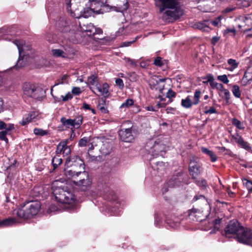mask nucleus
Segmentation results:
<instances>
[{"instance_id":"obj_26","label":"nucleus","mask_w":252,"mask_h":252,"mask_svg":"<svg viewBox=\"0 0 252 252\" xmlns=\"http://www.w3.org/2000/svg\"><path fill=\"white\" fill-rule=\"evenodd\" d=\"M63 162L62 159L59 155H57L54 157L52 159V164L53 167V169L55 170Z\"/></svg>"},{"instance_id":"obj_17","label":"nucleus","mask_w":252,"mask_h":252,"mask_svg":"<svg viewBox=\"0 0 252 252\" xmlns=\"http://www.w3.org/2000/svg\"><path fill=\"white\" fill-rule=\"evenodd\" d=\"M95 89L100 93L101 95L105 98L107 97L110 94L108 91L109 85L106 83H103L102 85L100 84H96Z\"/></svg>"},{"instance_id":"obj_3","label":"nucleus","mask_w":252,"mask_h":252,"mask_svg":"<svg viewBox=\"0 0 252 252\" xmlns=\"http://www.w3.org/2000/svg\"><path fill=\"white\" fill-rule=\"evenodd\" d=\"M41 207L40 203L37 201L27 202L17 210L13 211V215L23 219H30L35 216Z\"/></svg>"},{"instance_id":"obj_29","label":"nucleus","mask_w":252,"mask_h":252,"mask_svg":"<svg viewBox=\"0 0 252 252\" xmlns=\"http://www.w3.org/2000/svg\"><path fill=\"white\" fill-rule=\"evenodd\" d=\"M105 99L102 98L99 102L97 107L98 109L104 114H106L108 112L107 109L105 107Z\"/></svg>"},{"instance_id":"obj_14","label":"nucleus","mask_w":252,"mask_h":252,"mask_svg":"<svg viewBox=\"0 0 252 252\" xmlns=\"http://www.w3.org/2000/svg\"><path fill=\"white\" fill-rule=\"evenodd\" d=\"M128 3L127 0H121L116 5L110 6V10L112 9L118 12H123L127 10Z\"/></svg>"},{"instance_id":"obj_27","label":"nucleus","mask_w":252,"mask_h":252,"mask_svg":"<svg viewBox=\"0 0 252 252\" xmlns=\"http://www.w3.org/2000/svg\"><path fill=\"white\" fill-rule=\"evenodd\" d=\"M192 101L189 95H188L186 98L182 99L181 101V105L187 109L190 108L192 106Z\"/></svg>"},{"instance_id":"obj_18","label":"nucleus","mask_w":252,"mask_h":252,"mask_svg":"<svg viewBox=\"0 0 252 252\" xmlns=\"http://www.w3.org/2000/svg\"><path fill=\"white\" fill-rule=\"evenodd\" d=\"M79 170L72 167H66L64 169V175L68 179H72L73 180L77 177V173Z\"/></svg>"},{"instance_id":"obj_54","label":"nucleus","mask_w":252,"mask_h":252,"mask_svg":"<svg viewBox=\"0 0 252 252\" xmlns=\"http://www.w3.org/2000/svg\"><path fill=\"white\" fill-rule=\"evenodd\" d=\"M158 98H160V101L158 103V108L165 107L166 106V104L168 103V102L167 103H166L163 102L165 100V98H162L160 96H159Z\"/></svg>"},{"instance_id":"obj_21","label":"nucleus","mask_w":252,"mask_h":252,"mask_svg":"<svg viewBox=\"0 0 252 252\" xmlns=\"http://www.w3.org/2000/svg\"><path fill=\"white\" fill-rule=\"evenodd\" d=\"M35 88L36 87L32 84H25L23 86V91L24 94L28 96H35L32 94Z\"/></svg>"},{"instance_id":"obj_28","label":"nucleus","mask_w":252,"mask_h":252,"mask_svg":"<svg viewBox=\"0 0 252 252\" xmlns=\"http://www.w3.org/2000/svg\"><path fill=\"white\" fill-rule=\"evenodd\" d=\"M61 122L63 126L66 128H70V127H74V123L73 119H66L64 117H62L61 119Z\"/></svg>"},{"instance_id":"obj_56","label":"nucleus","mask_w":252,"mask_h":252,"mask_svg":"<svg viewBox=\"0 0 252 252\" xmlns=\"http://www.w3.org/2000/svg\"><path fill=\"white\" fill-rule=\"evenodd\" d=\"M162 59L160 57H158L156 59H155L154 64L158 66H161L163 65V63L162 62Z\"/></svg>"},{"instance_id":"obj_53","label":"nucleus","mask_w":252,"mask_h":252,"mask_svg":"<svg viewBox=\"0 0 252 252\" xmlns=\"http://www.w3.org/2000/svg\"><path fill=\"white\" fill-rule=\"evenodd\" d=\"M222 16H220L216 18L214 20L211 22L212 25L215 27L218 26L220 24Z\"/></svg>"},{"instance_id":"obj_4","label":"nucleus","mask_w":252,"mask_h":252,"mask_svg":"<svg viewBox=\"0 0 252 252\" xmlns=\"http://www.w3.org/2000/svg\"><path fill=\"white\" fill-rule=\"evenodd\" d=\"M95 149L96 151H98L102 156L108 155L112 150V144L109 140L105 138H97L94 139L91 143V146L88 150V155L92 160H95L97 158V156L94 155L92 154V150Z\"/></svg>"},{"instance_id":"obj_49","label":"nucleus","mask_w":252,"mask_h":252,"mask_svg":"<svg viewBox=\"0 0 252 252\" xmlns=\"http://www.w3.org/2000/svg\"><path fill=\"white\" fill-rule=\"evenodd\" d=\"M7 134H8L4 130L0 131V139L5 141L6 143H8V140L6 136Z\"/></svg>"},{"instance_id":"obj_47","label":"nucleus","mask_w":252,"mask_h":252,"mask_svg":"<svg viewBox=\"0 0 252 252\" xmlns=\"http://www.w3.org/2000/svg\"><path fill=\"white\" fill-rule=\"evenodd\" d=\"M67 78V76L66 75L63 76L61 79L57 80L54 86H57L58 85L63 84L66 83Z\"/></svg>"},{"instance_id":"obj_11","label":"nucleus","mask_w":252,"mask_h":252,"mask_svg":"<svg viewBox=\"0 0 252 252\" xmlns=\"http://www.w3.org/2000/svg\"><path fill=\"white\" fill-rule=\"evenodd\" d=\"M81 176L83 179L78 181H74V183L76 185L80 187L83 190H86L91 187L92 179L88 173H83Z\"/></svg>"},{"instance_id":"obj_6","label":"nucleus","mask_w":252,"mask_h":252,"mask_svg":"<svg viewBox=\"0 0 252 252\" xmlns=\"http://www.w3.org/2000/svg\"><path fill=\"white\" fill-rule=\"evenodd\" d=\"M70 1L71 0H66L67 9V10H70L71 16L74 17L76 18H79L81 17H83L86 18H88L90 17L93 13H96L97 14L103 13L102 9L101 8H96L95 5L97 4L101 6H105L103 4V3L102 2L92 3L91 4V7L84 8V11L83 12L81 11L80 14H78L77 15L75 12H73L71 9Z\"/></svg>"},{"instance_id":"obj_35","label":"nucleus","mask_w":252,"mask_h":252,"mask_svg":"<svg viewBox=\"0 0 252 252\" xmlns=\"http://www.w3.org/2000/svg\"><path fill=\"white\" fill-rule=\"evenodd\" d=\"M88 83L89 85H94L95 87H96V84H99L97 82V77L94 75H91L88 77Z\"/></svg>"},{"instance_id":"obj_31","label":"nucleus","mask_w":252,"mask_h":252,"mask_svg":"<svg viewBox=\"0 0 252 252\" xmlns=\"http://www.w3.org/2000/svg\"><path fill=\"white\" fill-rule=\"evenodd\" d=\"M51 52L53 55L56 57H61L63 59H66L63 50L62 49H52Z\"/></svg>"},{"instance_id":"obj_12","label":"nucleus","mask_w":252,"mask_h":252,"mask_svg":"<svg viewBox=\"0 0 252 252\" xmlns=\"http://www.w3.org/2000/svg\"><path fill=\"white\" fill-rule=\"evenodd\" d=\"M189 216L190 219L199 222L205 220L207 217V215L204 216L200 210L196 209L189 210Z\"/></svg>"},{"instance_id":"obj_39","label":"nucleus","mask_w":252,"mask_h":252,"mask_svg":"<svg viewBox=\"0 0 252 252\" xmlns=\"http://www.w3.org/2000/svg\"><path fill=\"white\" fill-rule=\"evenodd\" d=\"M134 101L132 99H127L125 102L123 103L120 106L121 108H128L133 105Z\"/></svg>"},{"instance_id":"obj_45","label":"nucleus","mask_w":252,"mask_h":252,"mask_svg":"<svg viewBox=\"0 0 252 252\" xmlns=\"http://www.w3.org/2000/svg\"><path fill=\"white\" fill-rule=\"evenodd\" d=\"M42 93V90L40 88H35L33 92V95H34L36 96H31V97H33L35 99H38L40 97V94Z\"/></svg>"},{"instance_id":"obj_41","label":"nucleus","mask_w":252,"mask_h":252,"mask_svg":"<svg viewBox=\"0 0 252 252\" xmlns=\"http://www.w3.org/2000/svg\"><path fill=\"white\" fill-rule=\"evenodd\" d=\"M176 94L172 89H169L166 93V97L169 98L168 103H171L172 102V100L171 99L172 97L176 96Z\"/></svg>"},{"instance_id":"obj_23","label":"nucleus","mask_w":252,"mask_h":252,"mask_svg":"<svg viewBox=\"0 0 252 252\" xmlns=\"http://www.w3.org/2000/svg\"><path fill=\"white\" fill-rule=\"evenodd\" d=\"M208 21L203 22H196L193 25L194 29H198L203 32H208L209 30Z\"/></svg>"},{"instance_id":"obj_33","label":"nucleus","mask_w":252,"mask_h":252,"mask_svg":"<svg viewBox=\"0 0 252 252\" xmlns=\"http://www.w3.org/2000/svg\"><path fill=\"white\" fill-rule=\"evenodd\" d=\"M201 95V92L199 90H196L193 98V101H192V103L193 105H196L199 102V99Z\"/></svg>"},{"instance_id":"obj_36","label":"nucleus","mask_w":252,"mask_h":252,"mask_svg":"<svg viewBox=\"0 0 252 252\" xmlns=\"http://www.w3.org/2000/svg\"><path fill=\"white\" fill-rule=\"evenodd\" d=\"M232 92L235 97L237 98H240L241 97V94L239 87L238 85H234L233 86Z\"/></svg>"},{"instance_id":"obj_64","label":"nucleus","mask_w":252,"mask_h":252,"mask_svg":"<svg viewBox=\"0 0 252 252\" xmlns=\"http://www.w3.org/2000/svg\"><path fill=\"white\" fill-rule=\"evenodd\" d=\"M217 112L216 109L214 107H210L208 110H206L204 112L206 114L217 113Z\"/></svg>"},{"instance_id":"obj_13","label":"nucleus","mask_w":252,"mask_h":252,"mask_svg":"<svg viewBox=\"0 0 252 252\" xmlns=\"http://www.w3.org/2000/svg\"><path fill=\"white\" fill-rule=\"evenodd\" d=\"M68 140L61 141L57 146L56 153L57 155L63 153L64 156H68L70 154L71 150L69 146L67 145Z\"/></svg>"},{"instance_id":"obj_62","label":"nucleus","mask_w":252,"mask_h":252,"mask_svg":"<svg viewBox=\"0 0 252 252\" xmlns=\"http://www.w3.org/2000/svg\"><path fill=\"white\" fill-rule=\"evenodd\" d=\"M14 128V125L13 124H9L6 125V128H5V131H6V132L9 134L10 131Z\"/></svg>"},{"instance_id":"obj_19","label":"nucleus","mask_w":252,"mask_h":252,"mask_svg":"<svg viewBox=\"0 0 252 252\" xmlns=\"http://www.w3.org/2000/svg\"><path fill=\"white\" fill-rule=\"evenodd\" d=\"M18 222V221L15 218L9 217L0 221V227L11 226Z\"/></svg>"},{"instance_id":"obj_63","label":"nucleus","mask_w":252,"mask_h":252,"mask_svg":"<svg viewBox=\"0 0 252 252\" xmlns=\"http://www.w3.org/2000/svg\"><path fill=\"white\" fill-rule=\"evenodd\" d=\"M72 93L75 95H79L81 93V91L79 87H73Z\"/></svg>"},{"instance_id":"obj_22","label":"nucleus","mask_w":252,"mask_h":252,"mask_svg":"<svg viewBox=\"0 0 252 252\" xmlns=\"http://www.w3.org/2000/svg\"><path fill=\"white\" fill-rule=\"evenodd\" d=\"M201 150L202 153L207 155L210 158L212 162H216L218 159V157L215 153L205 147H201Z\"/></svg>"},{"instance_id":"obj_38","label":"nucleus","mask_w":252,"mask_h":252,"mask_svg":"<svg viewBox=\"0 0 252 252\" xmlns=\"http://www.w3.org/2000/svg\"><path fill=\"white\" fill-rule=\"evenodd\" d=\"M74 127L76 126L79 127L80 125L82 124L83 117L82 116H78L76 117L74 119H73Z\"/></svg>"},{"instance_id":"obj_52","label":"nucleus","mask_w":252,"mask_h":252,"mask_svg":"<svg viewBox=\"0 0 252 252\" xmlns=\"http://www.w3.org/2000/svg\"><path fill=\"white\" fill-rule=\"evenodd\" d=\"M232 138L235 140V141L238 143V145H239L243 140L241 136L238 134H236L232 135Z\"/></svg>"},{"instance_id":"obj_2","label":"nucleus","mask_w":252,"mask_h":252,"mask_svg":"<svg viewBox=\"0 0 252 252\" xmlns=\"http://www.w3.org/2000/svg\"><path fill=\"white\" fill-rule=\"evenodd\" d=\"M58 182L55 181L53 186V193L56 200L63 204H74L76 199L72 190L66 186H56Z\"/></svg>"},{"instance_id":"obj_25","label":"nucleus","mask_w":252,"mask_h":252,"mask_svg":"<svg viewBox=\"0 0 252 252\" xmlns=\"http://www.w3.org/2000/svg\"><path fill=\"white\" fill-rule=\"evenodd\" d=\"M164 81V79H159L156 76L153 77L149 81V85L151 88H157L156 86L160 82Z\"/></svg>"},{"instance_id":"obj_57","label":"nucleus","mask_w":252,"mask_h":252,"mask_svg":"<svg viewBox=\"0 0 252 252\" xmlns=\"http://www.w3.org/2000/svg\"><path fill=\"white\" fill-rule=\"evenodd\" d=\"M239 145L247 150H249L251 149L249 144L248 142L245 141L244 140H243V141Z\"/></svg>"},{"instance_id":"obj_30","label":"nucleus","mask_w":252,"mask_h":252,"mask_svg":"<svg viewBox=\"0 0 252 252\" xmlns=\"http://www.w3.org/2000/svg\"><path fill=\"white\" fill-rule=\"evenodd\" d=\"M203 79H208V81H209V84L212 88L214 89L216 88L218 83L215 81L214 78L212 74H209L203 77Z\"/></svg>"},{"instance_id":"obj_7","label":"nucleus","mask_w":252,"mask_h":252,"mask_svg":"<svg viewBox=\"0 0 252 252\" xmlns=\"http://www.w3.org/2000/svg\"><path fill=\"white\" fill-rule=\"evenodd\" d=\"M189 171L192 179L196 180L202 171V165L199 159L195 156H192L190 159L189 166Z\"/></svg>"},{"instance_id":"obj_5","label":"nucleus","mask_w":252,"mask_h":252,"mask_svg":"<svg viewBox=\"0 0 252 252\" xmlns=\"http://www.w3.org/2000/svg\"><path fill=\"white\" fill-rule=\"evenodd\" d=\"M19 50V60L15 65L16 68H19L26 65L32 60V57L30 56L28 52L26 51L25 42L23 40H16L14 41Z\"/></svg>"},{"instance_id":"obj_20","label":"nucleus","mask_w":252,"mask_h":252,"mask_svg":"<svg viewBox=\"0 0 252 252\" xmlns=\"http://www.w3.org/2000/svg\"><path fill=\"white\" fill-rule=\"evenodd\" d=\"M178 174L177 176H173L168 181L167 184L169 187H174L180 186L182 178L181 177V174L180 173H178Z\"/></svg>"},{"instance_id":"obj_42","label":"nucleus","mask_w":252,"mask_h":252,"mask_svg":"<svg viewBox=\"0 0 252 252\" xmlns=\"http://www.w3.org/2000/svg\"><path fill=\"white\" fill-rule=\"evenodd\" d=\"M244 22L248 26H252V13L245 16Z\"/></svg>"},{"instance_id":"obj_48","label":"nucleus","mask_w":252,"mask_h":252,"mask_svg":"<svg viewBox=\"0 0 252 252\" xmlns=\"http://www.w3.org/2000/svg\"><path fill=\"white\" fill-rule=\"evenodd\" d=\"M217 78L218 80L221 81L223 83L227 84L229 82V80L228 79L227 76L225 74L219 75Z\"/></svg>"},{"instance_id":"obj_1","label":"nucleus","mask_w":252,"mask_h":252,"mask_svg":"<svg viewBox=\"0 0 252 252\" xmlns=\"http://www.w3.org/2000/svg\"><path fill=\"white\" fill-rule=\"evenodd\" d=\"M155 6L161 14L162 20L170 23L180 18L184 14L183 6L177 0H154Z\"/></svg>"},{"instance_id":"obj_37","label":"nucleus","mask_w":252,"mask_h":252,"mask_svg":"<svg viewBox=\"0 0 252 252\" xmlns=\"http://www.w3.org/2000/svg\"><path fill=\"white\" fill-rule=\"evenodd\" d=\"M243 183L244 185L246 186L248 190L249 193L252 192V181H250L247 179H243Z\"/></svg>"},{"instance_id":"obj_44","label":"nucleus","mask_w":252,"mask_h":252,"mask_svg":"<svg viewBox=\"0 0 252 252\" xmlns=\"http://www.w3.org/2000/svg\"><path fill=\"white\" fill-rule=\"evenodd\" d=\"M90 141V139L88 137H84L81 138L78 142V145L80 147L86 146L87 143Z\"/></svg>"},{"instance_id":"obj_46","label":"nucleus","mask_w":252,"mask_h":252,"mask_svg":"<svg viewBox=\"0 0 252 252\" xmlns=\"http://www.w3.org/2000/svg\"><path fill=\"white\" fill-rule=\"evenodd\" d=\"M244 79H245L246 80L248 81H252V72L251 71L250 69L247 70L244 75Z\"/></svg>"},{"instance_id":"obj_24","label":"nucleus","mask_w":252,"mask_h":252,"mask_svg":"<svg viewBox=\"0 0 252 252\" xmlns=\"http://www.w3.org/2000/svg\"><path fill=\"white\" fill-rule=\"evenodd\" d=\"M63 52L66 59H70L75 54L74 49L70 46L64 47Z\"/></svg>"},{"instance_id":"obj_58","label":"nucleus","mask_w":252,"mask_h":252,"mask_svg":"<svg viewBox=\"0 0 252 252\" xmlns=\"http://www.w3.org/2000/svg\"><path fill=\"white\" fill-rule=\"evenodd\" d=\"M69 167L74 168L75 169H77L79 170H84V163L82 165L77 164V162L73 164L72 166H69Z\"/></svg>"},{"instance_id":"obj_16","label":"nucleus","mask_w":252,"mask_h":252,"mask_svg":"<svg viewBox=\"0 0 252 252\" xmlns=\"http://www.w3.org/2000/svg\"><path fill=\"white\" fill-rule=\"evenodd\" d=\"M75 162H77V164L78 165H82L83 164V160L77 156H71L66 158L65 165L69 167V166H72L73 164L75 163Z\"/></svg>"},{"instance_id":"obj_55","label":"nucleus","mask_w":252,"mask_h":252,"mask_svg":"<svg viewBox=\"0 0 252 252\" xmlns=\"http://www.w3.org/2000/svg\"><path fill=\"white\" fill-rule=\"evenodd\" d=\"M83 173H88L87 172L84 170H79L78 173H77V177H76L74 180H73V182L74 183V181H78L80 180L83 179V177H82V176H81V174Z\"/></svg>"},{"instance_id":"obj_40","label":"nucleus","mask_w":252,"mask_h":252,"mask_svg":"<svg viewBox=\"0 0 252 252\" xmlns=\"http://www.w3.org/2000/svg\"><path fill=\"white\" fill-rule=\"evenodd\" d=\"M33 133L36 135L43 136L46 135L48 132L41 128H35L33 129Z\"/></svg>"},{"instance_id":"obj_59","label":"nucleus","mask_w":252,"mask_h":252,"mask_svg":"<svg viewBox=\"0 0 252 252\" xmlns=\"http://www.w3.org/2000/svg\"><path fill=\"white\" fill-rule=\"evenodd\" d=\"M196 182L197 184L203 188H206L207 187V182L205 180L201 179V180H196Z\"/></svg>"},{"instance_id":"obj_10","label":"nucleus","mask_w":252,"mask_h":252,"mask_svg":"<svg viewBox=\"0 0 252 252\" xmlns=\"http://www.w3.org/2000/svg\"><path fill=\"white\" fill-rule=\"evenodd\" d=\"M119 135L121 140L125 142H132L135 139V136L132 132V127L121 129L119 131Z\"/></svg>"},{"instance_id":"obj_15","label":"nucleus","mask_w":252,"mask_h":252,"mask_svg":"<svg viewBox=\"0 0 252 252\" xmlns=\"http://www.w3.org/2000/svg\"><path fill=\"white\" fill-rule=\"evenodd\" d=\"M38 113L36 111L30 112L28 114L25 115L22 120L20 122L22 126H26L29 123L32 122L34 119H38Z\"/></svg>"},{"instance_id":"obj_50","label":"nucleus","mask_w":252,"mask_h":252,"mask_svg":"<svg viewBox=\"0 0 252 252\" xmlns=\"http://www.w3.org/2000/svg\"><path fill=\"white\" fill-rule=\"evenodd\" d=\"M115 83L116 85L119 87L120 89H123L124 87V84L122 79L121 78H117L115 80Z\"/></svg>"},{"instance_id":"obj_60","label":"nucleus","mask_w":252,"mask_h":252,"mask_svg":"<svg viewBox=\"0 0 252 252\" xmlns=\"http://www.w3.org/2000/svg\"><path fill=\"white\" fill-rule=\"evenodd\" d=\"M61 97H62L63 101H67L72 98V95L70 92H68L65 95H62Z\"/></svg>"},{"instance_id":"obj_51","label":"nucleus","mask_w":252,"mask_h":252,"mask_svg":"<svg viewBox=\"0 0 252 252\" xmlns=\"http://www.w3.org/2000/svg\"><path fill=\"white\" fill-rule=\"evenodd\" d=\"M140 37V36L138 35V36H137L135 38V39H134V40H133L130 41H126V42H123V43H122V46H124V47H127V46H130L132 43H134V42H135L136 40H138Z\"/></svg>"},{"instance_id":"obj_8","label":"nucleus","mask_w":252,"mask_h":252,"mask_svg":"<svg viewBox=\"0 0 252 252\" xmlns=\"http://www.w3.org/2000/svg\"><path fill=\"white\" fill-rule=\"evenodd\" d=\"M242 226L238 220H230L224 229V235L227 237H231L232 235H236V237L241 231Z\"/></svg>"},{"instance_id":"obj_34","label":"nucleus","mask_w":252,"mask_h":252,"mask_svg":"<svg viewBox=\"0 0 252 252\" xmlns=\"http://www.w3.org/2000/svg\"><path fill=\"white\" fill-rule=\"evenodd\" d=\"M232 125L235 126L239 129H244L245 126L240 121L236 118H233L232 120Z\"/></svg>"},{"instance_id":"obj_32","label":"nucleus","mask_w":252,"mask_h":252,"mask_svg":"<svg viewBox=\"0 0 252 252\" xmlns=\"http://www.w3.org/2000/svg\"><path fill=\"white\" fill-rule=\"evenodd\" d=\"M84 30L87 32H89L90 35L92 34L94 35L96 33L95 28L91 23L87 25L86 29H84Z\"/></svg>"},{"instance_id":"obj_9","label":"nucleus","mask_w":252,"mask_h":252,"mask_svg":"<svg viewBox=\"0 0 252 252\" xmlns=\"http://www.w3.org/2000/svg\"><path fill=\"white\" fill-rule=\"evenodd\" d=\"M240 243L249 245L252 242V231L250 228L243 226L236 237Z\"/></svg>"},{"instance_id":"obj_61","label":"nucleus","mask_w":252,"mask_h":252,"mask_svg":"<svg viewBox=\"0 0 252 252\" xmlns=\"http://www.w3.org/2000/svg\"><path fill=\"white\" fill-rule=\"evenodd\" d=\"M35 168L37 171H41L44 169V166L42 162H38L35 164Z\"/></svg>"},{"instance_id":"obj_43","label":"nucleus","mask_w":252,"mask_h":252,"mask_svg":"<svg viewBox=\"0 0 252 252\" xmlns=\"http://www.w3.org/2000/svg\"><path fill=\"white\" fill-rule=\"evenodd\" d=\"M227 63L231 66V67L229 69L231 71H232L233 69L237 68L238 65V63H236V60L232 59L228 60Z\"/></svg>"}]
</instances>
